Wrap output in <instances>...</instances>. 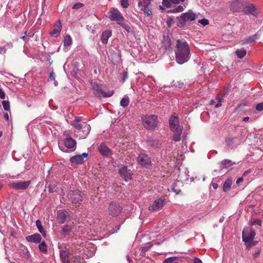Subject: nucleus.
I'll return each mask as SVG.
<instances>
[{"label": "nucleus", "instance_id": "c85d7f7f", "mask_svg": "<svg viewBox=\"0 0 263 263\" xmlns=\"http://www.w3.org/2000/svg\"><path fill=\"white\" fill-rule=\"evenodd\" d=\"M152 0H138V8L146 7V6H149Z\"/></svg>", "mask_w": 263, "mask_h": 263}, {"label": "nucleus", "instance_id": "a19ab883", "mask_svg": "<svg viewBox=\"0 0 263 263\" xmlns=\"http://www.w3.org/2000/svg\"><path fill=\"white\" fill-rule=\"evenodd\" d=\"M2 105L5 110H9L10 109V104L8 101H3L2 102Z\"/></svg>", "mask_w": 263, "mask_h": 263}, {"label": "nucleus", "instance_id": "0eeeda50", "mask_svg": "<svg viewBox=\"0 0 263 263\" xmlns=\"http://www.w3.org/2000/svg\"><path fill=\"white\" fill-rule=\"evenodd\" d=\"M108 17L112 21H115L117 24H121L124 20V17L117 9H114L108 13Z\"/></svg>", "mask_w": 263, "mask_h": 263}, {"label": "nucleus", "instance_id": "69168bd1", "mask_svg": "<svg viewBox=\"0 0 263 263\" xmlns=\"http://www.w3.org/2000/svg\"><path fill=\"white\" fill-rule=\"evenodd\" d=\"M243 180V179L242 177L239 178L236 181V184H238L242 182Z\"/></svg>", "mask_w": 263, "mask_h": 263}, {"label": "nucleus", "instance_id": "f8f14e48", "mask_svg": "<svg viewBox=\"0 0 263 263\" xmlns=\"http://www.w3.org/2000/svg\"><path fill=\"white\" fill-rule=\"evenodd\" d=\"M122 208L119 205L114 202H110L109 205L108 212L110 215L116 217L121 213Z\"/></svg>", "mask_w": 263, "mask_h": 263}, {"label": "nucleus", "instance_id": "13d9d810", "mask_svg": "<svg viewBox=\"0 0 263 263\" xmlns=\"http://www.w3.org/2000/svg\"><path fill=\"white\" fill-rule=\"evenodd\" d=\"M128 77V73L127 71H124L123 74V81L124 82Z\"/></svg>", "mask_w": 263, "mask_h": 263}, {"label": "nucleus", "instance_id": "e433bc0d", "mask_svg": "<svg viewBox=\"0 0 263 263\" xmlns=\"http://www.w3.org/2000/svg\"><path fill=\"white\" fill-rule=\"evenodd\" d=\"M232 182L230 180L227 179L224 183L223 190L224 192L227 191L231 186Z\"/></svg>", "mask_w": 263, "mask_h": 263}, {"label": "nucleus", "instance_id": "4c0bfd02", "mask_svg": "<svg viewBox=\"0 0 263 263\" xmlns=\"http://www.w3.org/2000/svg\"><path fill=\"white\" fill-rule=\"evenodd\" d=\"M153 243L151 242H149L144 244V246L142 247V252H145L147 251L152 247Z\"/></svg>", "mask_w": 263, "mask_h": 263}, {"label": "nucleus", "instance_id": "e2e57ef3", "mask_svg": "<svg viewBox=\"0 0 263 263\" xmlns=\"http://www.w3.org/2000/svg\"><path fill=\"white\" fill-rule=\"evenodd\" d=\"M194 263H202L201 260L197 257L194 258Z\"/></svg>", "mask_w": 263, "mask_h": 263}, {"label": "nucleus", "instance_id": "a211bd4d", "mask_svg": "<svg viewBox=\"0 0 263 263\" xmlns=\"http://www.w3.org/2000/svg\"><path fill=\"white\" fill-rule=\"evenodd\" d=\"M170 128L172 130H175L179 128H182L179 125V120L177 117L172 116L169 120Z\"/></svg>", "mask_w": 263, "mask_h": 263}, {"label": "nucleus", "instance_id": "f257e3e1", "mask_svg": "<svg viewBox=\"0 0 263 263\" xmlns=\"http://www.w3.org/2000/svg\"><path fill=\"white\" fill-rule=\"evenodd\" d=\"M176 62L182 64L187 62L191 57V50L188 43L184 40H178L175 49Z\"/></svg>", "mask_w": 263, "mask_h": 263}, {"label": "nucleus", "instance_id": "f704fd0d", "mask_svg": "<svg viewBox=\"0 0 263 263\" xmlns=\"http://www.w3.org/2000/svg\"><path fill=\"white\" fill-rule=\"evenodd\" d=\"M163 263H178V258L177 257H171L164 260Z\"/></svg>", "mask_w": 263, "mask_h": 263}, {"label": "nucleus", "instance_id": "f03ea898", "mask_svg": "<svg viewBox=\"0 0 263 263\" xmlns=\"http://www.w3.org/2000/svg\"><path fill=\"white\" fill-rule=\"evenodd\" d=\"M141 119L142 125L147 130H153L158 125V118L156 115H143L141 117Z\"/></svg>", "mask_w": 263, "mask_h": 263}, {"label": "nucleus", "instance_id": "58836bf2", "mask_svg": "<svg viewBox=\"0 0 263 263\" xmlns=\"http://www.w3.org/2000/svg\"><path fill=\"white\" fill-rule=\"evenodd\" d=\"M235 138H229L226 140L227 145L229 147H232L234 146V139Z\"/></svg>", "mask_w": 263, "mask_h": 263}, {"label": "nucleus", "instance_id": "79ce46f5", "mask_svg": "<svg viewBox=\"0 0 263 263\" xmlns=\"http://www.w3.org/2000/svg\"><path fill=\"white\" fill-rule=\"evenodd\" d=\"M121 5L124 8H127L129 6L128 0H121Z\"/></svg>", "mask_w": 263, "mask_h": 263}, {"label": "nucleus", "instance_id": "f3484780", "mask_svg": "<svg viewBox=\"0 0 263 263\" xmlns=\"http://www.w3.org/2000/svg\"><path fill=\"white\" fill-rule=\"evenodd\" d=\"M138 162L142 166H147L151 163V160L147 155L141 153L138 157Z\"/></svg>", "mask_w": 263, "mask_h": 263}, {"label": "nucleus", "instance_id": "423d86ee", "mask_svg": "<svg viewBox=\"0 0 263 263\" xmlns=\"http://www.w3.org/2000/svg\"><path fill=\"white\" fill-rule=\"evenodd\" d=\"M92 87L95 95L98 97H110L112 96L114 93L112 91H108L106 92H105L101 86L96 83H94L92 84Z\"/></svg>", "mask_w": 263, "mask_h": 263}, {"label": "nucleus", "instance_id": "a18cd8bd", "mask_svg": "<svg viewBox=\"0 0 263 263\" xmlns=\"http://www.w3.org/2000/svg\"><path fill=\"white\" fill-rule=\"evenodd\" d=\"M255 108L258 111L263 110V101L262 102L258 103L256 105Z\"/></svg>", "mask_w": 263, "mask_h": 263}, {"label": "nucleus", "instance_id": "6e6552de", "mask_svg": "<svg viewBox=\"0 0 263 263\" xmlns=\"http://www.w3.org/2000/svg\"><path fill=\"white\" fill-rule=\"evenodd\" d=\"M255 235V232L252 228H245L242 231V240L246 242L252 241Z\"/></svg>", "mask_w": 263, "mask_h": 263}, {"label": "nucleus", "instance_id": "ea45409f", "mask_svg": "<svg viewBox=\"0 0 263 263\" xmlns=\"http://www.w3.org/2000/svg\"><path fill=\"white\" fill-rule=\"evenodd\" d=\"M71 125L75 127L77 130H80L82 128L83 124H81L80 123L72 122Z\"/></svg>", "mask_w": 263, "mask_h": 263}, {"label": "nucleus", "instance_id": "3c124183", "mask_svg": "<svg viewBox=\"0 0 263 263\" xmlns=\"http://www.w3.org/2000/svg\"><path fill=\"white\" fill-rule=\"evenodd\" d=\"M56 187V185L54 184H50L48 186V191L50 193H53L54 192L55 189Z\"/></svg>", "mask_w": 263, "mask_h": 263}, {"label": "nucleus", "instance_id": "4468645a", "mask_svg": "<svg viewBox=\"0 0 263 263\" xmlns=\"http://www.w3.org/2000/svg\"><path fill=\"white\" fill-rule=\"evenodd\" d=\"M60 258L62 263H71L73 254L69 251L62 250L60 252Z\"/></svg>", "mask_w": 263, "mask_h": 263}, {"label": "nucleus", "instance_id": "4d7b16f0", "mask_svg": "<svg viewBox=\"0 0 263 263\" xmlns=\"http://www.w3.org/2000/svg\"><path fill=\"white\" fill-rule=\"evenodd\" d=\"M82 121V118L80 117H75L73 121L72 122H76L78 123H80Z\"/></svg>", "mask_w": 263, "mask_h": 263}, {"label": "nucleus", "instance_id": "7c9ffc66", "mask_svg": "<svg viewBox=\"0 0 263 263\" xmlns=\"http://www.w3.org/2000/svg\"><path fill=\"white\" fill-rule=\"evenodd\" d=\"M39 248L40 251L43 254L46 253L47 252V246L44 241L41 242L39 245Z\"/></svg>", "mask_w": 263, "mask_h": 263}, {"label": "nucleus", "instance_id": "aec40b11", "mask_svg": "<svg viewBox=\"0 0 263 263\" xmlns=\"http://www.w3.org/2000/svg\"><path fill=\"white\" fill-rule=\"evenodd\" d=\"M62 25L60 20H59L57 24L53 26L52 30L50 31V34L53 37L58 36L61 32Z\"/></svg>", "mask_w": 263, "mask_h": 263}, {"label": "nucleus", "instance_id": "cd10ccee", "mask_svg": "<svg viewBox=\"0 0 263 263\" xmlns=\"http://www.w3.org/2000/svg\"><path fill=\"white\" fill-rule=\"evenodd\" d=\"M36 226L39 230V231L41 233V234L44 236H46V231L43 229L42 224V222L40 220H37L36 221Z\"/></svg>", "mask_w": 263, "mask_h": 263}, {"label": "nucleus", "instance_id": "dca6fc26", "mask_svg": "<svg viewBox=\"0 0 263 263\" xmlns=\"http://www.w3.org/2000/svg\"><path fill=\"white\" fill-rule=\"evenodd\" d=\"M244 11L246 14H250L256 16L258 15L257 10L255 6L251 3L245 2Z\"/></svg>", "mask_w": 263, "mask_h": 263}, {"label": "nucleus", "instance_id": "39448f33", "mask_svg": "<svg viewBox=\"0 0 263 263\" xmlns=\"http://www.w3.org/2000/svg\"><path fill=\"white\" fill-rule=\"evenodd\" d=\"M64 146L59 145V148L64 152H69L75 149L76 147V142L72 138H66L64 141Z\"/></svg>", "mask_w": 263, "mask_h": 263}, {"label": "nucleus", "instance_id": "20e7f679", "mask_svg": "<svg viewBox=\"0 0 263 263\" xmlns=\"http://www.w3.org/2000/svg\"><path fill=\"white\" fill-rule=\"evenodd\" d=\"M68 198L73 204H80L83 201L81 193L79 190L70 191L68 194Z\"/></svg>", "mask_w": 263, "mask_h": 263}, {"label": "nucleus", "instance_id": "412c9836", "mask_svg": "<svg viewBox=\"0 0 263 263\" xmlns=\"http://www.w3.org/2000/svg\"><path fill=\"white\" fill-rule=\"evenodd\" d=\"M26 239L29 242L39 243L41 242L42 237L38 233H35L26 237Z\"/></svg>", "mask_w": 263, "mask_h": 263}, {"label": "nucleus", "instance_id": "b1692460", "mask_svg": "<svg viewBox=\"0 0 263 263\" xmlns=\"http://www.w3.org/2000/svg\"><path fill=\"white\" fill-rule=\"evenodd\" d=\"M70 161L72 163L80 164L83 162V157L80 155H76L71 157Z\"/></svg>", "mask_w": 263, "mask_h": 263}, {"label": "nucleus", "instance_id": "1a4fd4ad", "mask_svg": "<svg viewBox=\"0 0 263 263\" xmlns=\"http://www.w3.org/2000/svg\"><path fill=\"white\" fill-rule=\"evenodd\" d=\"M119 173L120 176L125 181H128L132 177V172L130 170L124 165H121L119 168Z\"/></svg>", "mask_w": 263, "mask_h": 263}, {"label": "nucleus", "instance_id": "052dcab7", "mask_svg": "<svg viewBox=\"0 0 263 263\" xmlns=\"http://www.w3.org/2000/svg\"><path fill=\"white\" fill-rule=\"evenodd\" d=\"M49 78L51 81L54 80L55 78H54V75L53 72H51L50 73Z\"/></svg>", "mask_w": 263, "mask_h": 263}, {"label": "nucleus", "instance_id": "0e129e2a", "mask_svg": "<svg viewBox=\"0 0 263 263\" xmlns=\"http://www.w3.org/2000/svg\"><path fill=\"white\" fill-rule=\"evenodd\" d=\"M254 41H255V37L254 36L250 37L248 39V42H249V43H252V42H253Z\"/></svg>", "mask_w": 263, "mask_h": 263}, {"label": "nucleus", "instance_id": "864d4df0", "mask_svg": "<svg viewBox=\"0 0 263 263\" xmlns=\"http://www.w3.org/2000/svg\"><path fill=\"white\" fill-rule=\"evenodd\" d=\"M183 10V8L182 6H179L176 8L174 9L173 11V12H180Z\"/></svg>", "mask_w": 263, "mask_h": 263}, {"label": "nucleus", "instance_id": "de8ad7c7", "mask_svg": "<svg viewBox=\"0 0 263 263\" xmlns=\"http://www.w3.org/2000/svg\"><path fill=\"white\" fill-rule=\"evenodd\" d=\"M83 4L81 3H77L75 4H74L72 6V8L73 9H78L80 8H81L82 6H83Z\"/></svg>", "mask_w": 263, "mask_h": 263}, {"label": "nucleus", "instance_id": "338daca9", "mask_svg": "<svg viewBox=\"0 0 263 263\" xmlns=\"http://www.w3.org/2000/svg\"><path fill=\"white\" fill-rule=\"evenodd\" d=\"M172 190L176 193V195L179 194L181 191L180 190L175 189V187L172 188Z\"/></svg>", "mask_w": 263, "mask_h": 263}, {"label": "nucleus", "instance_id": "473e14b6", "mask_svg": "<svg viewBox=\"0 0 263 263\" xmlns=\"http://www.w3.org/2000/svg\"><path fill=\"white\" fill-rule=\"evenodd\" d=\"M72 259L71 260V263H84V259L83 257H81L80 256L72 255Z\"/></svg>", "mask_w": 263, "mask_h": 263}, {"label": "nucleus", "instance_id": "a878e982", "mask_svg": "<svg viewBox=\"0 0 263 263\" xmlns=\"http://www.w3.org/2000/svg\"><path fill=\"white\" fill-rule=\"evenodd\" d=\"M172 131L174 133L173 140L175 141H179L180 140V136L182 132V128H179Z\"/></svg>", "mask_w": 263, "mask_h": 263}, {"label": "nucleus", "instance_id": "37998d69", "mask_svg": "<svg viewBox=\"0 0 263 263\" xmlns=\"http://www.w3.org/2000/svg\"><path fill=\"white\" fill-rule=\"evenodd\" d=\"M216 99L217 100V103L215 105V107L217 108L220 107L221 106V101L222 100V98L220 97H217L216 98Z\"/></svg>", "mask_w": 263, "mask_h": 263}, {"label": "nucleus", "instance_id": "c756f323", "mask_svg": "<svg viewBox=\"0 0 263 263\" xmlns=\"http://www.w3.org/2000/svg\"><path fill=\"white\" fill-rule=\"evenodd\" d=\"M72 230V227L70 225H65L63 226L61 230V233L64 235H68Z\"/></svg>", "mask_w": 263, "mask_h": 263}, {"label": "nucleus", "instance_id": "9b49d317", "mask_svg": "<svg viewBox=\"0 0 263 263\" xmlns=\"http://www.w3.org/2000/svg\"><path fill=\"white\" fill-rule=\"evenodd\" d=\"M165 203V198L161 197L155 200L149 206L148 210L152 212L158 211L162 209Z\"/></svg>", "mask_w": 263, "mask_h": 263}, {"label": "nucleus", "instance_id": "4be33fe9", "mask_svg": "<svg viewBox=\"0 0 263 263\" xmlns=\"http://www.w3.org/2000/svg\"><path fill=\"white\" fill-rule=\"evenodd\" d=\"M235 163L232 162L231 160L228 159H225L221 162L220 168H227L230 170L232 168V166L235 164Z\"/></svg>", "mask_w": 263, "mask_h": 263}, {"label": "nucleus", "instance_id": "5fc2aeb1", "mask_svg": "<svg viewBox=\"0 0 263 263\" xmlns=\"http://www.w3.org/2000/svg\"><path fill=\"white\" fill-rule=\"evenodd\" d=\"M147 11H145V13H144L145 15L147 16L151 17L153 15L152 11L151 9H147Z\"/></svg>", "mask_w": 263, "mask_h": 263}, {"label": "nucleus", "instance_id": "2f4dec72", "mask_svg": "<svg viewBox=\"0 0 263 263\" xmlns=\"http://www.w3.org/2000/svg\"><path fill=\"white\" fill-rule=\"evenodd\" d=\"M72 43L71 37L69 35H66L64 39L63 43L65 47H69Z\"/></svg>", "mask_w": 263, "mask_h": 263}, {"label": "nucleus", "instance_id": "c03bdc74", "mask_svg": "<svg viewBox=\"0 0 263 263\" xmlns=\"http://www.w3.org/2000/svg\"><path fill=\"white\" fill-rule=\"evenodd\" d=\"M172 1L171 0H163L162 4L163 6H165L167 8H169L171 7Z\"/></svg>", "mask_w": 263, "mask_h": 263}, {"label": "nucleus", "instance_id": "ddd939ff", "mask_svg": "<svg viewBox=\"0 0 263 263\" xmlns=\"http://www.w3.org/2000/svg\"><path fill=\"white\" fill-rule=\"evenodd\" d=\"M245 1L236 0L232 2L231 4V10L234 12H240L243 10Z\"/></svg>", "mask_w": 263, "mask_h": 263}, {"label": "nucleus", "instance_id": "680f3d73", "mask_svg": "<svg viewBox=\"0 0 263 263\" xmlns=\"http://www.w3.org/2000/svg\"><path fill=\"white\" fill-rule=\"evenodd\" d=\"M174 4H179L180 2H184V0H171Z\"/></svg>", "mask_w": 263, "mask_h": 263}, {"label": "nucleus", "instance_id": "7ed1b4c3", "mask_svg": "<svg viewBox=\"0 0 263 263\" xmlns=\"http://www.w3.org/2000/svg\"><path fill=\"white\" fill-rule=\"evenodd\" d=\"M196 18V14L193 13L191 10L188 11L186 13H182L181 15L177 17L178 20V26L181 27L185 25L188 22L194 21Z\"/></svg>", "mask_w": 263, "mask_h": 263}, {"label": "nucleus", "instance_id": "603ef678", "mask_svg": "<svg viewBox=\"0 0 263 263\" xmlns=\"http://www.w3.org/2000/svg\"><path fill=\"white\" fill-rule=\"evenodd\" d=\"M119 25L121 26L125 30H126L127 31H129L130 27L124 23H123L122 22H121V24H118Z\"/></svg>", "mask_w": 263, "mask_h": 263}, {"label": "nucleus", "instance_id": "8fccbe9b", "mask_svg": "<svg viewBox=\"0 0 263 263\" xmlns=\"http://www.w3.org/2000/svg\"><path fill=\"white\" fill-rule=\"evenodd\" d=\"M172 84L173 85L175 86H179L180 88H181L183 85V83L180 81L175 82V81H174L172 82Z\"/></svg>", "mask_w": 263, "mask_h": 263}, {"label": "nucleus", "instance_id": "c9c22d12", "mask_svg": "<svg viewBox=\"0 0 263 263\" xmlns=\"http://www.w3.org/2000/svg\"><path fill=\"white\" fill-rule=\"evenodd\" d=\"M129 103V99L128 97H124L120 101V105L123 107H126Z\"/></svg>", "mask_w": 263, "mask_h": 263}, {"label": "nucleus", "instance_id": "6e6d98bb", "mask_svg": "<svg viewBox=\"0 0 263 263\" xmlns=\"http://www.w3.org/2000/svg\"><path fill=\"white\" fill-rule=\"evenodd\" d=\"M5 93L4 91L0 88V98L5 99Z\"/></svg>", "mask_w": 263, "mask_h": 263}, {"label": "nucleus", "instance_id": "393cba45", "mask_svg": "<svg viewBox=\"0 0 263 263\" xmlns=\"http://www.w3.org/2000/svg\"><path fill=\"white\" fill-rule=\"evenodd\" d=\"M82 129L83 133V135H82L81 137L83 138H85L86 137L89 133L90 129H91V127L89 124H86L85 123H84Z\"/></svg>", "mask_w": 263, "mask_h": 263}, {"label": "nucleus", "instance_id": "6ab92c4d", "mask_svg": "<svg viewBox=\"0 0 263 263\" xmlns=\"http://www.w3.org/2000/svg\"><path fill=\"white\" fill-rule=\"evenodd\" d=\"M98 149L100 153L104 156L108 157L112 155L111 150L104 143L99 145Z\"/></svg>", "mask_w": 263, "mask_h": 263}, {"label": "nucleus", "instance_id": "2eb2a0df", "mask_svg": "<svg viewBox=\"0 0 263 263\" xmlns=\"http://www.w3.org/2000/svg\"><path fill=\"white\" fill-rule=\"evenodd\" d=\"M68 212L65 210H60L57 212V220L60 224H63L69 218Z\"/></svg>", "mask_w": 263, "mask_h": 263}, {"label": "nucleus", "instance_id": "09e8293b", "mask_svg": "<svg viewBox=\"0 0 263 263\" xmlns=\"http://www.w3.org/2000/svg\"><path fill=\"white\" fill-rule=\"evenodd\" d=\"M261 224H262V222L259 219H256L253 221H251V225H255V224H257V225H258L259 226H261Z\"/></svg>", "mask_w": 263, "mask_h": 263}, {"label": "nucleus", "instance_id": "49530a36", "mask_svg": "<svg viewBox=\"0 0 263 263\" xmlns=\"http://www.w3.org/2000/svg\"><path fill=\"white\" fill-rule=\"evenodd\" d=\"M198 22L199 23H200L201 24H202L204 26H205L206 25H208L209 24V20L208 19H206V18H203V19H201V20H199L198 21Z\"/></svg>", "mask_w": 263, "mask_h": 263}, {"label": "nucleus", "instance_id": "bf43d9fd", "mask_svg": "<svg viewBox=\"0 0 263 263\" xmlns=\"http://www.w3.org/2000/svg\"><path fill=\"white\" fill-rule=\"evenodd\" d=\"M139 8L141 11H143L144 13H145V11H147V9H150L149 6H146V7H141Z\"/></svg>", "mask_w": 263, "mask_h": 263}, {"label": "nucleus", "instance_id": "5701e85b", "mask_svg": "<svg viewBox=\"0 0 263 263\" xmlns=\"http://www.w3.org/2000/svg\"><path fill=\"white\" fill-rule=\"evenodd\" d=\"M111 35V31L110 30H105L103 31L101 35V42L104 44H106L108 42V39Z\"/></svg>", "mask_w": 263, "mask_h": 263}, {"label": "nucleus", "instance_id": "72a5a7b5", "mask_svg": "<svg viewBox=\"0 0 263 263\" xmlns=\"http://www.w3.org/2000/svg\"><path fill=\"white\" fill-rule=\"evenodd\" d=\"M238 58L240 59L243 58L247 53L246 50L243 49H238L235 51Z\"/></svg>", "mask_w": 263, "mask_h": 263}, {"label": "nucleus", "instance_id": "774afa93", "mask_svg": "<svg viewBox=\"0 0 263 263\" xmlns=\"http://www.w3.org/2000/svg\"><path fill=\"white\" fill-rule=\"evenodd\" d=\"M4 118L7 121H8L9 120V115L8 114V112H6L4 114Z\"/></svg>", "mask_w": 263, "mask_h": 263}, {"label": "nucleus", "instance_id": "bb28decb", "mask_svg": "<svg viewBox=\"0 0 263 263\" xmlns=\"http://www.w3.org/2000/svg\"><path fill=\"white\" fill-rule=\"evenodd\" d=\"M162 44L165 49H167L171 47V42L168 36H163Z\"/></svg>", "mask_w": 263, "mask_h": 263}, {"label": "nucleus", "instance_id": "9d476101", "mask_svg": "<svg viewBox=\"0 0 263 263\" xmlns=\"http://www.w3.org/2000/svg\"><path fill=\"white\" fill-rule=\"evenodd\" d=\"M30 183V180L16 181L10 183L9 186L16 190H25L28 187Z\"/></svg>", "mask_w": 263, "mask_h": 263}]
</instances>
